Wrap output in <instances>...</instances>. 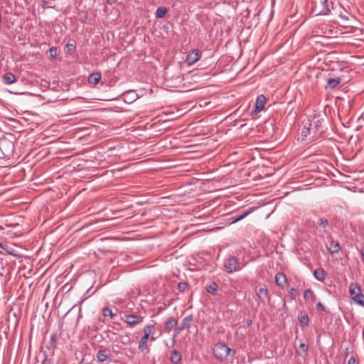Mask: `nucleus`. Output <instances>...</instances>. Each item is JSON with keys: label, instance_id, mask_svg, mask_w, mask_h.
Instances as JSON below:
<instances>
[{"label": "nucleus", "instance_id": "nucleus-1", "mask_svg": "<svg viewBox=\"0 0 364 364\" xmlns=\"http://www.w3.org/2000/svg\"><path fill=\"white\" fill-rule=\"evenodd\" d=\"M15 150L14 143L9 139L2 137L0 139V158L10 159Z\"/></svg>", "mask_w": 364, "mask_h": 364}, {"label": "nucleus", "instance_id": "nucleus-2", "mask_svg": "<svg viewBox=\"0 0 364 364\" xmlns=\"http://www.w3.org/2000/svg\"><path fill=\"white\" fill-rule=\"evenodd\" d=\"M331 4L332 2L328 3V0H313L312 11L316 16L328 15L331 12Z\"/></svg>", "mask_w": 364, "mask_h": 364}, {"label": "nucleus", "instance_id": "nucleus-3", "mask_svg": "<svg viewBox=\"0 0 364 364\" xmlns=\"http://www.w3.org/2000/svg\"><path fill=\"white\" fill-rule=\"evenodd\" d=\"M245 264H242L239 259L232 255H229L224 261V267L228 274L238 272L242 269Z\"/></svg>", "mask_w": 364, "mask_h": 364}, {"label": "nucleus", "instance_id": "nucleus-4", "mask_svg": "<svg viewBox=\"0 0 364 364\" xmlns=\"http://www.w3.org/2000/svg\"><path fill=\"white\" fill-rule=\"evenodd\" d=\"M144 317L136 314H124L122 321L127 323L131 327H134L142 323Z\"/></svg>", "mask_w": 364, "mask_h": 364}, {"label": "nucleus", "instance_id": "nucleus-5", "mask_svg": "<svg viewBox=\"0 0 364 364\" xmlns=\"http://www.w3.org/2000/svg\"><path fill=\"white\" fill-rule=\"evenodd\" d=\"M308 127H306L309 134H315L321 127L323 120L318 119L316 116L309 119Z\"/></svg>", "mask_w": 364, "mask_h": 364}, {"label": "nucleus", "instance_id": "nucleus-6", "mask_svg": "<svg viewBox=\"0 0 364 364\" xmlns=\"http://www.w3.org/2000/svg\"><path fill=\"white\" fill-rule=\"evenodd\" d=\"M193 317L192 315L186 316L182 320V322L180 325V326L177 327L176 328V334L173 336V344L176 342V338L178 333L181 332L184 329H188L191 325V322L193 321Z\"/></svg>", "mask_w": 364, "mask_h": 364}, {"label": "nucleus", "instance_id": "nucleus-7", "mask_svg": "<svg viewBox=\"0 0 364 364\" xmlns=\"http://www.w3.org/2000/svg\"><path fill=\"white\" fill-rule=\"evenodd\" d=\"M225 344L224 343H218L215 345L213 348V354L217 360L220 362H223L225 360V356L224 355Z\"/></svg>", "mask_w": 364, "mask_h": 364}, {"label": "nucleus", "instance_id": "nucleus-8", "mask_svg": "<svg viewBox=\"0 0 364 364\" xmlns=\"http://www.w3.org/2000/svg\"><path fill=\"white\" fill-rule=\"evenodd\" d=\"M267 103V98L264 95H259L257 96L255 105V109L252 111V114H257L259 113L264 107Z\"/></svg>", "mask_w": 364, "mask_h": 364}, {"label": "nucleus", "instance_id": "nucleus-9", "mask_svg": "<svg viewBox=\"0 0 364 364\" xmlns=\"http://www.w3.org/2000/svg\"><path fill=\"white\" fill-rule=\"evenodd\" d=\"M155 326H156V323H152V324L146 325L143 328L144 335L146 337H148L149 338H150V340L151 341H154L156 339V338L154 336V335L156 332Z\"/></svg>", "mask_w": 364, "mask_h": 364}, {"label": "nucleus", "instance_id": "nucleus-10", "mask_svg": "<svg viewBox=\"0 0 364 364\" xmlns=\"http://www.w3.org/2000/svg\"><path fill=\"white\" fill-rule=\"evenodd\" d=\"M201 57V53L198 50H193L186 55V62L188 65L196 63Z\"/></svg>", "mask_w": 364, "mask_h": 364}, {"label": "nucleus", "instance_id": "nucleus-11", "mask_svg": "<svg viewBox=\"0 0 364 364\" xmlns=\"http://www.w3.org/2000/svg\"><path fill=\"white\" fill-rule=\"evenodd\" d=\"M124 101L126 103L131 104L139 98V95L135 90H128L123 93Z\"/></svg>", "mask_w": 364, "mask_h": 364}, {"label": "nucleus", "instance_id": "nucleus-12", "mask_svg": "<svg viewBox=\"0 0 364 364\" xmlns=\"http://www.w3.org/2000/svg\"><path fill=\"white\" fill-rule=\"evenodd\" d=\"M257 296L260 302L264 303L265 300H269L270 296L267 288H259L256 292Z\"/></svg>", "mask_w": 364, "mask_h": 364}, {"label": "nucleus", "instance_id": "nucleus-13", "mask_svg": "<svg viewBox=\"0 0 364 364\" xmlns=\"http://www.w3.org/2000/svg\"><path fill=\"white\" fill-rule=\"evenodd\" d=\"M0 248L4 250L9 255H11L18 258L20 257V255L17 253L16 250L6 243H2L0 242ZM0 254H3V252L0 251Z\"/></svg>", "mask_w": 364, "mask_h": 364}, {"label": "nucleus", "instance_id": "nucleus-14", "mask_svg": "<svg viewBox=\"0 0 364 364\" xmlns=\"http://www.w3.org/2000/svg\"><path fill=\"white\" fill-rule=\"evenodd\" d=\"M275 282L278 287L284 288L287 282L286 275L282 272L277 273L275 275Z\"/></svg>", "mask_w": 364, "mask_h": 364}, {"label": "nucleus", "instance_id": "nucleus-15", "mask_svg": "<svg viewBox=\"0 0 364 364\" xmlns=\"http://www.w3.org/2000/svg\"><path fill=\"white\" fill-rule=\"evenodd\" d=\"M109 349H101L97 353V360L100 363L105 362L107 359L110 358V355L109 354Z\"/></svg>", "mask_w": 364, "mask_h": 364}, {"label": "nucleus", "instance_id": "nucleus-16", "mask_svg": "<svg viewBox=\"0 0 364 364\" xmlns=\"http://www.w3.org/2000/svg\"><path fill=\"white\" fill-rule=\"evenodd\" d=\"M327 248L331 254L337 253L340 250L339 243L338 241L331 240L327 245Z\"/></svg>", "mask_w": 364, "mask_h": 364}, {"label": "nucleus", "instance_id": "nucleus-17", "mask_svg": "<svg viewBox=\"0 0 364 364\" xmlns=\"http://www.w3.org/2000/svg\"><path fill=\"white\" fill-rule=\"evenodd\" d=\"M170 360L173 364H178L181 360V354L177 350L171 352Z\"/></svg>", "mask_w": 364, "mask_h": 364}, {"label": "nucleus", "instance_id": "nucleus-18", "mask_svg": "<svg viewBox=\"0 0 364 364\" xmlns=\"http://www.w3.org/2000/svg\"><path fill=\"white\" fill-rule=\"evenodd\" d=\"M149 338L146 337L144 335L141 338V340L139 343L138 348L141 352H149V348L147 346V341Z\"/></svg>", "mask_w": 364, "mask_h": 364}, {"label": "nucleus", "instance_id": "nucleus-19", "mask_svg": "<svg viewBox=\"0 0 364 364\" xmlns=\"http://www.w3.org/2000/svg\"><path fill=\"white\" fill-rule=\"evenodd\" d=\"M178 323V321L176 319H175L173 317H169L166 319V321L164 322V326L166 330L169 332L172 330L173 327H175Z\"/></svg>", "mask_w": 364, "mask_h": 364}, {"label": "nucleus", "instance_id": "nucleus-20", "mask_svg": "<svg viewBox=\"0 0 364 364\" xmlns=\"http://www.w3.org/2000/svg\"><path fill=\"white\" fill-rule=\"evenodd\" d=\"M341 82L340 77L332 78L330 77L327 80L326 88L334 89L338 87Z\"/></svg>", "mask_w": 364, "mask_h": 364}, {"label": "nucleus", "instance_id": "nucleus-21", "mask_svg": "<svg viewBox=\"0 0 364 364\" xmlns=\"http://www.w3.org/2000/svg\"><path fill=\"white\" fill-rule=\"evenodd\" d=\"M101 79L100 73H92L88 77V82L92 85H97Z\"/></svg>", "mask_w": 364, "mask_h": 364}, {"label": "nucleus", "instance_id": "nucleus-22", "mask_svg": "<svg viewBox=\"0 0 364 364\" xmlns=\"http://www.w3.org/2000/svg\"><path fill=\"white\" fill-rule=\"evenodd\" d=\"M251 212H252V210L250 209V210H245L241 213L234 215L233 217H232V223H236V222H238V221L242 220L246 216H247Z\"/></svg>", "mask_w": 364, "mask_h": 364}, {"label": "nucleus", "instance_id": "nucleus-23", "mask_svg": "<svg viewBox=\"0 0 364 364\" xmlns=\"http://www.w3.org/2000/svg\"><path fill=\"white\" fill-rule=\"evenodd\" d=\"M314 275L317 280L323 282L325 279L326 272L323 269L318 268L314 270Z\"/></svg>", "mask_w": 364, "mask_h": 364}, {"label": "nucleus", "instance_id": "nucleus-24", "mask_svg": "<svg viewBox=\"0 0 364 364\" xmlns=\"http://www.w3.org/2000/svg\"><path fill=\"white\" fill-rule=\"evenodd\" d=\"M3 78L4 82L7 85L12 84L16 81V77L12 73H6Z\"/></svg>", "mask_w": 364, "mask_h": 364}, {"label": "nucleus", "instance_id": "nucleus-25", "mask_svg": "<svg viewBox=\"0 0 364 364\" xmlns=\"http://www.w3.org/2000/svg\"><path fill=\"white\" fill-rule=\"evenodd\" d=\"M304 298L306 300H311V302L315 301L316 299V295L314 294V291L310 289H307L304 291Z\"/></svg>", "mask_w": 364, "mask_h": 364}, {"label": "nucleus", "instance_id": "nucleus-26", "mask_svg": "<svg viewBox=\"0 0 364 364\" xmlns=\"http://www.w3.org/2000/svg\"><path fill=\"white\" fill-rule=\"evenodd\" d=\"M352 299L357 304L364 307V294L359 291L356 295L352 297Z\"/></svg>", "mask_w": 364, "mask_h": 364}, {"label": "nucleus", "instance_id": "nucleus-27", "mask_svg": "<svg viewBox=\"0 0 364 364\" xmlns=\"http://www.w3.org/2000/svg\"><path fill=\"white\" fill-rule=\"evenodd\" d=\"M359 291H361V287L358 284L352 283L349 287V293L353 296L356 295Z\"/></svg>", "mask_w": 364, "mask_h": 364}, {"label": "nucleus", "instance_id": "nucleus-28", "mask_svg": "<svg viewBox=\"0 0 364 364\" xmlns=\"http://www.w3.org/2000/svg\"><path fill=\"white\" fill-rule=\"evenodd\" d=\"M298 318L302 327H306L309 325V318L306 314L300 315Z\"/></svg>", "mask_w": 364, "mask_h": 364}, {"label": "nucleus", "instance_id": "nucleus-29", "mask_svg": "<svg viewBox=\"0 0 364 364\" xmlns=\"http://www.w3.org/2000/svg\"><path fill=\"white\" fill-rule=\"evenodd\" d=\"M102 313L105 317H109L110 318H113L116 316V314H114L112 309L107 306L102 309Z\"/></svg>", "mask_w": 364, "mask_h": 364}, {"label": "nucleus", "instance_id": "nucleus-30", "mask_svg": "<svg viewBox=\"0 0 364 364\" xmlns=\"http://www.w3.org/2000/svg\"><path fill=\"white\" fill-rule=\"evenodd\" d=\"M167 13V9L165 7H159L156 9V11L155 13V16L156 18H163L166 14Z\"/></svg>", "mask_w": 364, "mask_h": 364}, {"label": "nucleus", "instance_id": "nucleus-31", "mask_svg": "<svg viewBox=\"0 0 364 364\" xmlns=\"http://www.w3.org/2000/svg\"><path fill=\"white\" fill-rule=\"evenodd\" d=\"M218 286L215 282H212L208 286L206 287V290L208 293L211 294H215L218 291Z\"/></svg>", "mask_w": 364, "mask_h": 364}, {"label": "nucleus", "instance_id": "nucleus-32", "mask_svg": "<svg viewBox=\"0 0 364 364\" xmlns=\"http://www.w3.org/2000/svg\"><path fill=\"white\" fill-rule=\"evenodd\" d=\"M317 225L323 228V232H326L325 228L328 225V221L325 218H320L317 221Z\"/></svg>", "mask_w": 364, "mask_h": 364}, {"label": "nucleus", "instance_id": "nucleus-33", "mask_svg": "<svg viewBox=\"0 0 364 364\" xmlns=\"http://www.w3.org/2000/svg\"><path fill=\"white\" fill-rule=\"evenodd\" d=\"M189 287V285L187 282H179L178 284V289L179 290L180 292H185L186 291L188 290Z\"/></svg>", "mask_w": 364, "mask_h": 364}, {"label": "nucleus", "instance_id": "nucleus-34", "mask_svg": "<svg viewBox=\"0 0 364 364\" xmlns=\"http://www.w3.org/2000/svg\"><path fill=\"white\" fill-rule=\"evenodd\" d=\"M341 9H342V11H341L340 13L338 14V16L343 21H348L349 19L348 13L346 10H344L343 8H341Z\"/></svg>", "mask_w": 364, "mask_h": 364}, {"label": "nucleus", "instance_id": "nucleus-35", "mask_svg": "<svg viewBox=\"0 0 364 364\" xmlns=\"http://www.w3.org/2000/svg\"><path fill=\"white\" fill-rule=\"evenodd\" d=\"M225 353H224V355L225 356V359L228 358V356L230 355V352H232V356H235V354H236V351L234 349H231L226 344H225Z\"/></svg>", "mask_w": 364, "mask_h": 364}, {"label": "nucleus", "instance_id": "nucleus-36", "mask_svg": "<svg viewBox=\"0 0 364 364\" xmlns=\"http://www.w3.org/2000/svg\"><path fill=\"white\" fill-rule=\"evenodd\" d=\"M50 56L53 58H55L58 55V49L56 47H51L49 49Z\"/></svg>", "mask_w": 364, "mask_h": 364}, {"label": "nucleus", "instance_id": "nucleus-37", "mask_svg": "<svg viewBox=\"0 0 364 364\" xmlns=\"http://www.w3.org/2000/svg\"><path fill=\"white\" fill-rule=\"evenodd\" d=\"M55 343H56V334L55 333H53L50 336V346L53 347V348H55Z\"/></svg>", "mask_w": 364, "mask_h": 364}, {"label": "nucleus", "instance_id": "nucleus-38", "mask_svg": "<svg viewBox=\"0 0 364 364\" xmlns=\"http://www.w3.org/2000/svg\"><path fill=\"white\" fill-rule=\"evenodd\" d=\"M53 361L51 358H49L48 355H45V358L43 360L41 364H52Z\"/></svg>", "mask_w": 364, "mask_h": 364}, {"label": "nucleus", "instance_id": "nucleus-39", "mask_svg": "<svg viewBox=\"0 0 364 364\" xmlns=\"http://www.w3.org/2000/svg\"><path fill=\"white\" fill-rule=\"evenodd\" d=\"M316 309L318 311H326L325 306L320 301L316 304Z\"/></svg>", "mask_w": 364, "mask_h": 364}, {"label": "nucleus", "instance_id": "nucleus-40", "mask_svg": "<svg viewBox=\"0 0 364 364\" xmlns=\"http://www.w3.org/2000/svg\"><path fill=\"white\" fill-rule=\"evenodd\" d=\"M289 294H291V298L292 299H294L295 296H296L297 294V291L296 289L294 288H291L290 290H289Z\"/></svg>", "mask_w": 364, "mask_h": 364}, {"label": "nucleus", "instance_id": "nucleus-41", "mask_svg": "<svg viewBox=\"0 0 364 364\" xmlns=\"http://www.w3.org/2000/svg\"><path fill=\"white\" fill-rule=\"evenodd\" d=\"M299 348L302 350L304 352L307 353L309 348L308 346L304 343H301L299 345Z\"/></svg>", "mask_w": 364, "mask_h": 364}, {"label": "nucleus", "instance_id": "nucleus-42", "mask_svg": "<svg viewBox=\"0 0 364 364\" xmlns=\"http://www.w3.org/2000/svg\"><path fill=\"white\" fill-rule=\"evenodd\" d=\"M348 364H356V360L354 357H350L348 361Z\"/></svg>", "mask_w": 364, "mask_h": 364}, {"label": "nucleus", "instance_id": "nucleus-43", "mask_svg": "<svg viewBox=\"0 0 364 364\" xmlns=\"http://www.w3.org/2000/svg\"><path fill=\"white\" fill-rule=\"evenodd\" d=\"M67 47L69 49V50L75 49V46L73 44H67Z\"/></svg>", "mask_w": 364, "mask_h": 364}, {"label": "nucleus", "instance_id": "nucleus-44", "mask_svg": "<svg viewBox=\"0 0 364 364\" xmlns=\"http://www.w3.org/2000/svg\"><path fill=\"white\" fill-rule=\"evenodd\" d=\"M106 2L108 4H112L114 3L115 0H105Z\"/></svg>", "mask_w": 364, "mask_h": 364}, {"label": "nucleus", "instance_id": "nucleus-45", "mask_svg": "<svg viewBox=\"0 0 364 364\" xmlns=\"http://www.w3.org/2000/svg\"><path fill=\"white\" fill-rule=\"evenodd\" d=\"M252 324V320H247V325L248 326H250Z\"/></svg>", "mask_w": 364, "mask_h": 364}, {"label": "nucleus", "instance_id": "nucleus-46", "mask_svg": "<svg viewBox=\"0 0 364 364\" xmlns=\"http://www.w3.org/2000/svg\"><path fill=\"white\" fill-rule=\"evenodd\" d=\"M361 255H362L363 259H364V247L361 250Z\"/></svg>", "mask_w": 364, "mask_h": 364}, {"label": "nucleus", "instance_id": "nucleus-47", "mask_svg": "<svg viewBox=\"0 0 364 364\" xmlns=\"http://www.w3.org/2000/svg\"><path fill=\"white\" fill-rule=\"evenodd\" d=\"M229 356H232V357H233V356H232V352H230V355H229Z\"/></svg>", "mask_w": 364, "mask_h": 364}]
</instances>
